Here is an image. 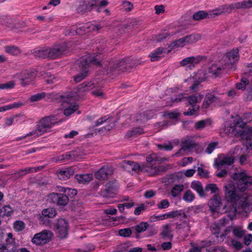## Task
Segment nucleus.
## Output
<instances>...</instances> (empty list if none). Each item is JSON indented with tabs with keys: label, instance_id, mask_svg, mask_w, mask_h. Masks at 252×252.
I'll return each mask as SVG.
<instances>
[{
	"label": "nucleus",
	"instance_id": "nucleus-1",
	"mask_svg": "<svg viewBox=\"0 0 252 252\" xmlns=\"http://www.w3.org/2000/svg\"><path fill=\"white\" fill-rule=\"evenodd\" d=\"M233 179L236 181L237 187L233 182H228L224 186L225 196L232 203L235 212H237L239 209H242L244 212H247L250 209L252 203L250 197L247 194H244L242 197H239L237 194V191H245L246 189L252 184V177L247 174L246 172L242 171L236 173L233 175Z\"/></svg>",
	"mask_w": 252,
	"mask_h": 252
},
{
	"label": "nucleus",
	"instance_id": "nucleus-2",
	"mask_svg": "<svg viewBox=\"0 0 252 252\" xmlns=\"http://www.w3.org/2000/svg\"><path fill=\"white\" fill-rule=\"evenodd\" d=\"M61 123L62 121L55 116L46 117L39 121L36 129L32 130L24 136L17 138L16 140H21L30 136L37 137L50 131L53 126Z\"/></svg>",
	"mask_w": 252,
	"mask_h": 252
},
{
	"label": "nucleus",
	"instance_id": "nucleus-3",
	"mask_svg": "<svg viewBox=\"0 0 252 252\" xmlns=\"http://www.w3.org/2000/svg\"><path fill=\"white\" fill-rule=\"evenodd\" d=\"M100 62V58H95V54L82 57L79 61V67L82 72L74 77V81L76 82H80L87 76L89 71L88 68L91 67L94 65H99Z\"/></svg>",
	"mask_w": 252,
	"mask_h": 252
},
{
	"label": "nucleus",
	"instance_id": "nucleus-4",
	"mask_svg": "<svg viewBox=\"0 0 252 252\" xmlns=\"http://www.w3.org/2000/svg\"><path fill=\"white\" fill-rule=\"evenodd\" d=\"M64 51L63 46L57 45L52 48L42 47L36 50L34 56L38 58L56 59L62 55Z\"/></svg>",
	"mask_w": 252,
	"mask_h": 252
},
{
	"label": "nucleus",
	"instance_id": "nucleus-5",
	"mask_svg": "<svg viewBox=\"0 0 252 252\" xmlns=\"http://www.w3.org/2000/svg\"><path fill=\"white\" fill-rule=\"evenodd\" d=\"M232 8L230 6H223L211 10L208 12H206L204 11H199L193 15L192 18L195 20H200L205 18H212L220 15L223 12H228V10H230Z\"/></svg>",
	"mask_w": 252,
	"mask_h": 252
},
{
	"label": "nucleus",
	"instance_id": "nucleus-6",
	"mask_svg": "<svg viewBox=\"0 0 252 252\" xmlns=\"http://www.w3.org/2000/svg\"><path fill=\"white\" fill-rule=\"evenodd\" d=\"M239 55L237 49H234L227 52L220 60V63L223 68L226 69H235L234 63L238 60Z\"/></svg>",
	"mask_w": 252,
	"mask_h": 252
},
{
	"label": "nucleus",
	"instance_id": "nucleus-7",
	"mask_svg": "<svg viewBox=\"0 0 252 252\" xmlns=\"http://www.w3.org/2000/svg\"><path fill=\"white\" fill-rule=\"evenodd\" d=\"M200 39L201 36L199 34L188 35L172 42L170 44V47L172 48H179L189 46L194 44Z\"/></svg>",
	"mask_w": 252,
	"mask_h": 252
},
{
	"label": "nucleus",
	"instance_id": "nucleus-8",
	"mask_svg": "<svg viewBox=\"0 0 252 252\" xmlns=\"http://www.w3.org/2000/svg\"><path fill=\"white\" fill-rule=\"evenodd\" d=\"M203 98V95L196 93L188 97V102L191 105V107L189 108L187 111L184 112L185 116H190L195 114L198 110L199 103Z\"/></svg>",
	"mask_w": 252,
	"mask_h": 252
},
{
	"label": "nucleus",
	"instance_id": "nucleus-9",
	"mask_svg": "<svg viewBox=\"0 0 252 252\" xmlns=\"http://www.w3.org/2000/svg\"><path fill=\"white\" fill-rule=\"evenodd\" d=\"M53 236L52 232L44 230L35 234L32 240V242L36 245H43L48 242Z\"/></svg>",
	"mask_w": 252,
	"mask_h": 252
},
{
	"label": "nucleus",
	"instance_id": "nucleus-10",
	"mask_svg": "<svg viewBox=\"0 0 252 252\" xmlns=\"http://www.w3.org/2000/svg\"><path fill=\"white\" fill-rule=\"evenodd\" d=\"M204 58L203 56H190L184 58L180 62V65L185 68L186 70L192 69Z\"/></svg>",
	"mask_w": 252,
	"mask_h": 252
},
{
	"label": "nucleus",
	"instance_id": "nucleus-11",
	"mask_svg": "<svg viewBox=\"0 0 252 252\" xmlns=\"http://www.w3.org/2000/svg\"><path fill=\"white\" fill-rule=\"evenodd\" d=\"M166 170V168L162 165H152L148 166L142 165V171L147 173L150 176L161 174Z\"/></svg>",
	"mask_w": 252,
	"mask_h": 252
},
{
	"label": "nucleus",
	"instance_id": "nucleus-12",
	"mask_svg": "<svg viewBox=\"0 0 252 252\" xmlns=\"http://www.w3.org/2000/svg\"><path fill=\"white\" fill-rule=\"evenodd\" d=\"M230 129L243 139L250 140L252 138V128L247 126L238 127V130L234 129V126H231Z\"/></svg>",
	"mask_w": 252,
	"mask_h": 252
},
{
	"label": "nucleus",
	"instance_id": "nucleus-13",
	"mask_svg": "<svg viewBox=\"0 0 252 252\" xmlns=\"http://www.w3.org/2000/svg\"><path fill=\"white\" fill-rule=\"evenodd\" d=\"M234 162V158L232 156L221 154L219 156L215 161V166L218 169H220L221 166L231 165Z\"/></svg>",
	"mask_w": 252,
	"mask_h": 252
},
{
	"label": "nucleus",
	"instance_id": "nucleus-14",
	"mask_svg": "<svg viewBox=\"0 0 252 252\" xmlns=\"http://www.w3.org/2000/svg\"><path fill=\"white\" fill-rule=\"evenodd\" d=\"M57 215L56 211L52 208L43 209L39 215V220L43 224L49 225L50 223L49 218H53Z\"/></svg>",
	"mask_w": 252,
	"mask_h": 252
},
{
	"label": "nucleus",
	"instance_id": "nucleus-15",
	"mask_svg": "<svg viewBox=\"0 0 252 252\" xmlns=\"http://www.w3.org/2000/svg\"><path fill=\"white\" fill-rule=\"evenodd\" d=\"M49 197L51 201L59 206H65L68 202V197L66 194L52 193Z\"/></svg>",
	"mask_w": 252,
	"mask_h": 252
},
{
	"label": "nucleus",
	"instance_id": "nucleus-16",
	"mask_svg": "<svg viewBox=\"0 0 252 252\" xmlns=\"http://www.w3.org/2000/svg\"><path fill=\"white\" fill-rule=\"evenodd\" d=\"M36 75V72L34 70H29L23 72L20 78L21 85L23 86L28 85L33 80Z\"/></svg>",
	"mask_w": 252,
	"mask_h": 252
},
{
	"label": "nucleus",
	"instance_id": "nucleus-17",
	"mask_svg": "<svg viewBox=\"0 0 252 252\" xmlns=\"http://www.w3.org/2000/svg\"><path fill=\"white\" fill-rule=\"evenodd\" d=\"M68 223L63 219L58 220L57 223V231L61 238H65L67 236Z\"/></svg>",
	"mask_w": 252,
	"mask_h": 252
},
{
	"label": "nucleus",
	"instance_id": "nucleus-18",
	"mask_svg": "<svg viewBox=\"0 0 252 252\" xmlns=\"http://www.w3.org/2000/svg\"><path fill=\"white\" fill-rule=\"evenodd\" d=\"M108 4V0H84L83 8L86 10L91 9L94 6L102 7Z\"/></svg>",
	"mask_w": 252,
	"mask_h": 252
},
{
	"label": "nucleus",
	"instance_id": "nucleus-19",
	"mask_svg": "<svg viewBox=\"0 0 252 252\" xmlns=\"http://www.w3.org/2000/svg\"><path fill=\"white\" fill-rule=\"evenodd\" d=\"M120 166L126 171L129 172L142 171V165H139L137 163L132 161L124 160L120 163Z\"/></svg>",
	"mask_w": 252,
	"mask_h": 252
},
{
	"label": "nucleus",
	"instance_id": "nucleus-20",
	"mask_svg": "<svg viewBox=\"0 0 252 252\" xmlns=\"http://www.w3.org/2000/svg\"><path fill=\"white\" fill-rule=\"evenodd\" d=\"M220 196L218 194H215L209 202V206L210 210L213 212H220L221 209V207L222 206Z\"/></svg>",
	"mask_w": 252,
	"mask_h": 252
},
{
	"label": "nucleus",
	"instance_id": "nucleus-21",
	"mask_svg": "<svg viewBox=\"0 0 252 252\" xmlns=\"http://www.w3.org/2000/svg\"><path fill=\"white\" fill-rule=\"evenodd\" d=\"M219 102L220 99L215 95V93H210L206 95L202 106L204 108H207L211 106V105H216Z\"/></svg>",
	"mask_w": 252,
	"mask_h": 252
},
{
	"label": "nucleus",
	"instance_id": "nucleus-22",
	"mask_svg": "<svg viewBox=\"0 0 252 252\" xmlns=\"http://www.w3.org/2000/svg\"><path fill=\"white\" fill-rule=\"evenodd\" d=\"M113 173L111 167L103 166L95 173V178L98 180L107 179Z\"/></svg>",
	"mask_w": 252,
	"mask_h": 252
},
{
	"label": "nucleus",
	"instance_id": "nucleus-23",
	"mask_svg": "<svg viewBox=\"0 0 252 252\" xmlns=\"http://www.w3.org/2000/svg\"><path fill=\"white\" fill-rule=\"evenodd\" d=\"M67 99L68 101H66V103H68V106H67L64 110V115L68 116L71 115L75 111H77L78 109V105L76 103L72 102L73 101V97L72 96H68Z\"/></svg>",
	"mask_w": 252,
	"mask_h": 252
},
{
	"label": "nucleus",
	"instance_id": "nucleus-24",
	"mask_svg": "<svg viewBox=\"0 0 252 252\" xmlns=\"http://www.w3.org/2000/svg\"><path fill=\"white\" fill-rule=\"evenodd\" d=\"M252 120V115L251 113H245L242 118H240L235 123L234 126V129L238 130L237 128L242 126H247V123Z\"/></svg>",
	"mask_w": 252,
	"mask_h": 252
},
{
	"label": "nucleus",
	"instance_id": "nucleus-25",
	"mask_svg": "<svg viewBox=\"0 0 252 252\" xmlns=\"http://www.w3.org/2000/svg\"><path fill=\"white\" fill-rule=\"evenodd\" d=\"M195 146L196 144L192 140V138L187 137L182 142V148L179 150L177 154H183L182 152L188 151L189 150L193 148Z\"/></svg>",
	"mask_w": 252,
	"mask_h": 252
},
{
	"label": "nucleus",
	"instance_id": "nucleus-26",
	"mask_svg": "<svg viewBox=\"0 0 252 252\" xmlns=\"http://www.w3.org/2000/svg\"><path fill=\"white\" fill-rule=\"evenodd\" d=\"M99 87L95 82L86 81L78 87V92H85Z\"/></svg>",
	"mask_w": 252,
	"mask_h": 252
},
{
	"label": "nucleus",
	"instance_id": "nucleus-27",
	"mask_svg": "<svg viewBox=\"0 0 252 252\" xmlns=\"http://www.w3.org/2000/svg\"><path fill=\"white\" fill-rule=\"evenodd\" d=\"M74 172L73 169L70 167L59 170L57 172V175L60 180H66L73 175Z\"/></svg>",
	"mask_w": 252,
	"mask_h": 252
},
{
	"label": "nucleus",
	"instance_id": "nucleus-28",
	"mask_svg": "<svg viewBox=\"0 0 252 252\" xmlns=\"http://www.w3.org/2000/svg\"><path fill=\"white\" fill-rule=\"evenodd\" d=\"M190 227L189 223L186 221H183L182 223L176 224V229L179 233L182 234L185 236L187 237L190 232Z\"/></svg>",
	"mask_w": 252,
	"mask_h": 252
},
{
	"label": "nucleus",
	"instance_id": "nucleus-29",
	"mask_svg": "<svg viewBox=\"0 0 252 252\" xmlns=\"http://www.w3.org/2000/svg\"><path fill=\"white\" fill-rule=\"evenodd\" d=\"M172 231V224H168L164 225L162 226V230L160 235L164 238L171 239L173 236Z\"/></svg>",
	"mask_w": 252,
	"mask_h": 252
},
{
	"label": "nucleus",
	"instance_id": "nucleus-30",
	"mask_svg": "<svg viewBox=\"0 0 252 252\" xmlns=\"http://www.w3.org/2000/svg\"><path fill=\"white\" fill-rule=\"evenodd\" d=\"M82 26H84V24L72 26L70 28V31L68 32V34L71 35H74L75 34H82L84 33H86V28L84 27L82 28L81 27Z\"/></svg>",
	"mask_w": 252,
	"mask_h": 252
},
{
	"label": "nucleus",
	"instance_id": "nucleus-31",
	"mask_svg": "<svg viewBox=\"0 0 252 252\" xmlns=\"http://www.w3.org/2000/svg\"><path fill=\"white\" fill-rule=\"evenodd\" d=\"M190 187L192 189L195 190L200 196H204L205 192L201 182L198 181H193L191 183Z\"/></svg>",
	"mask_w": 252,
	"mask_h": 252
},
{
	"label": "nucleus",
	"instance_id": "nucleus-32",
	"mask_svg": "<svg viewBox=\"0 0 252 252\" xmlns=\"http://www.w3.org/2000/svg\"><path fill=\"white\" fill-rule=\"evenodd\" d=\"M92 174H77L75 176V178L79 183L87 184L93 179Z\"/></svg>",
	"mask_w": 252,
	"mask_h": 252
},
{
	"label": "nucleus",
	"instance_id": "nucleus-33",
	"mask_svg": "<svg viewBox=\"0 0 252 252\" xmlns=\"http://www.w3.org/2000/svg\"><path fill=\"white\" fill-rule=\"evenodd\" d=\"M164 49L162 47L158 48L155 52L149 55L152 62L158 61L163 56Z\"/></svg>",
	"mask_w": 252,
	"mask_h": 252
},
{
	"label": "nucleus",
	"instance_id": "nucleus-34",
	"mask_svg": "<svg viewBox=\"0 0 252 252\" xmlns=\"http://www.w3.org/2000/svg\"><path fill=\"white\" fill-rule=\"evenodd\" d=\"M81 27L83 28V26ZM84 28H86V32H97L100 29V27L98 25L91 22L84 24Z\"/></svg>",
	"mask_w": 252,
	"mask_h": 252
},
{
	"label": "nucleus",
	"instance_id": "nucleus-35",
	"mask_svg": "<svg viewBox=\"0 0 252 252\" xmlns=\"http://www.w3.org/2000/svg\"><path fill=\"white\" fill-rule=\"evenodd\" d=\"M16 248L13 244H0V252H15Z\"/></svg>",
	"mask_w": 252,
	"mask_h": 252
},
{
	"label": "nucleus",
	"instance_id": "nucleus-36",
	"mask_svg": "<svg viewBox=\"0 0 252 252\" xmlns=\"http://www.w3.org/2000/svg\"><path fill=\"white\" fill-rule=\"evenodd\" d=\"M13 213V210L9 205H5L0 209V217H9Z\"/></svg>",
	"mask_w": 252,
	"mask_h": 252
},
{
	"label": "nucleus",
	"instance_id": "nucleus-37",
	"mask_svg": "<svg viewBox=\"0 0 252 252\" xmlns=\"http://www.w3.org/2000/svg\"><path fill=\"white\" fill-rule=\"evenodd\" d=\"M22 105V103L20 102H14L7 105L0 107V112H4L6 111L20 107Z\"/></svg>",
	"mask_w": 252,
	"mask_h": 252
},
{
	"label": "nucleus",
	"instance_id": "nucleus-38",
	"mask_svg": "<svg viewBox=\"0 0 252 252\" xmlns=\"http://www.w3.org/2000/svg\"><path fill=\"white\" fill-rule=\"evenodd\" d=\"M58 190L59 191L63 192L66 193L68 195H69L70 197H73L75 196L77 191L76 189H71L69 188H65L62 187H58Z\"/></svg>",
	"mask_w": 252,
	"mask_h": 252
},
{
	"label": "nucleus",
	"instance_id": "nucleus-39",
	"mask_svg": "<svg viewBox=\"0 0 252 252\" xmlns=\"http://www.w3.org/2000/svg\"><path fill=\"white\" fill-rule=\"evenodd\" d=\"M195 199V195L190 190H187L183 196V199L188 203L192 202Z\"/></svg>",
	"mask_w": 252,
	"mask_h": 252
},
{
	"label": "nucleus",
	"instance_id": "nucleus-40",
	"mask_svg": "<svg viewBox=\"0 0 252 252\" xmlns=\"http://www.w3.org/2000/svg\"><path fill=\"white\" fill-rule=\"evenodd\" d=\"M210 124L211 121L210 119L201 120L195 123L194 127L196 129L200 130L204 128L207 126L210 125Z\"/></svg>",
	"mask_w": 252,
	"mask_h": 252
},
{
	"label": "nucleus",
	"instance_id": "nucleus-41",
	"mask_svg": "<svg viewBox=\"0 0 252 252\" xmlns=\"http://www.w3.org/2000/svg\"><path fill=\"white\" fill-rule=\"evenodd\" d=\"M184 189V186L183 185L179 184L175 185L171 191V195L174 197H177L183 190Z\"/></svg>",
	"mask_w": 252,
	"mask_h": 252
},
{
	"label": "nucleus",
	"instance_id": "nucleus-42",
	"mask_svg": "<svg viewBox=\"0 0 252 252\" xmlns=\"http://www.w3.org/2000/svg\"><path fill=\"white\" fill-rule=\"evenodd\" d=\"M4 48L6 53L12 55H17L21 52L20 50L15 46H7Z\"/></svg>",
	"mask_w": 252,
	"mask_h": 252
},
{
	"label": "nucleus",
	"instance_id": "nucleus-43",
	"mask_svg": "<svg viewBox=\"0 0 252 252\" xmlns=\"http://www.w3.org/2000/svg\"><path fill=\"white\" fill-rule=\"evenodd\" d=\"M249 82V81L247 78L243 77L241 80V82L236 84V88L237 90L244 91L246 89V86L248 85Z\"/></svg>",
	"mask_w": 252,
	"mask_h": 252
},
{
	"label": "nucleus",
	"instance_id": "nucleus-44",
	"mask_svg": "<svg viewBox=\"0 0 252 252\" xmlns=\"http://www.w3.org/2000/svg\"><path fill=\"white\" fill-rule=\"evenodd\" d=\"M143 129L141 127H134L132 128L131 130L129 131L127 134L126 136L130 137L135 135H138L141 134L143 133Z\"/></svg>",
	"mask_w": 252,
	"mask_h": 252
},
{
	"label": "nucleus",
	"instance_id": "nucleus-45",
	"mask_svg": "<svg viewBox=\"0 0 252 252\" xmlns=\"http://www.w3.org/2000/svg\"><path fill=\"white\" fill-rule=\"evenodd\" d=\"M165 220L169 218H174L178 216H181L182 213L181 211L176 210L164 214Z\"/></svg>",
	"mask_w": 252,
	"mask_h": 252
},
{
	"label": "nucleus",
	"instance_id": "nucleus-46",
	"mask_svg": "<svg viewBox=\"0 0 252 252\" xmlns=\"http://www.w3.org/2000/svg\"><path fill=\"white\" fill-rule=\"evenodd\" d=\"M45 96V93L42 92L40 93H38L31 95L30 97V100L32 102L38 101L44 98Z\"/></svg>",
	"mask_w": 252,
	"mask_h": 252
},
{
	"label": "nucleus",
	"instance_id": "nucleus-47",
	"mask_svg": "<svg viewBox=\"0 0 252 252\" xmlns=\"http://www.w3.org/2000/svg\"><path fill=\"white\" fill-rule=\"evenodd\" d=\"M220 64L221 66L218 64L212 65L210 68V71L214 74H217L218 73H219L221 69H224L225 68H223L222 67V65L223 64V63L222 64H221L220 63Z\"/></svg>",
	"mask_w": 252,
	"mask_h": 252
},
{
	"label": "nucleus",
	"instance_id": "nucleus-48",
	"mask_svg": "<svg viewBox=\"0 0 252 252\" xmlns=\"http://www.w3.org/2000/svg\"><path fill=\"white\" fill-rule=\"evenodd\" d=\"M25 223L20 220H17L14 223V228L16 231H21L25 227Z\"/></svg>",
	"mask_w": 252,
	"mask_h": 252
},
{
	"label": "nucleus",
	"instance_id": "nucleus-49",
	"mask_svg": "<svg viewBox=\"0 0 252 252\" xmlns=\"http://www.w3.org/2000/svg\"><path fill=\"white\" fill-rule=\"evenodd\" d=\"M148 226L149 224L147 222H142L135 226V230L138 233L144 232L147 229Z\"/></svg>",
	"mask_w": 252,
	"mask_h": 252
},
{
	"label": "nucleus",
	"instance_id": "nucleus-50",
	"mask_svg": "<svg viewBox=\"0 0 252 252\" xmlns=\"http://www.w3.org/2000/svg\"><path fill=\"white\" fill-rule=\"evenodd\" d=\"M146 208L147 206L146 205L144 204H141L135 208L134 214L136 216L140 215L146 210Z\"/></svg>",
	"mask_w": 252,
	"mask_h": 252
},
{
	"label": "nucleus",
	"instance_id": "nucleus-51",
	"mask_svg": "<svg viewBox=\"0 0 252 252\" xmlns=\"http://www.w3.org/2000/svg\"><path fill=\"white\" fill-rule=\"evenodd\" d=\"M169 205L170 204L168 200L164 199H162L157 204V207L159 209H163L167 208Z\"/></svg>",
	"mask_w": 252,
	"mask_h": 252
},
{
	"label": "nucleus",
	"instance_id": "nucleus-52",
	"mask_svg": "<svg viewBox=\"0 0 252 252\" xmlns=\"http://www.w3.org/2000/svg\"><path fill=\"white\" fill-rule=\"evenodd\" d=\"M36 170H37L35 167H28L21 170L17 173V174L18 176H23L29 173L36 172Z\"/></svg>",
	"mask_w": 252,
	"mask_h": 252
},
{
	"label": "nucleus",
	"instance_id": "nucleus-53",
	"mask_svg": "<svg viewBox=\"0 0 252 252\" xmlns=\"http://www.w3.org/2000/svg\"><path fill=\"white\" fill-rule=\"evenodd\" d=\"M205 190L207 191H210L212 193H216L219 190V189L216 184H210L206 186Z\"/></svg>",
	"mask_w": 252,
	"mask_h": 252
},
{
	"label": "nucleus",
	"instance_id": "nucleus-54",
	"mask_svg": "<svg viewBox=\"0 0 252 252\" xmlns=\"http://www.w3.org/2000/svg\"><path fill=\"white\" fill-rule=\"evenodd\" d=\"M129 246L128 243H122L117 247L116 250L118 252H127V248Z\"/></svg>",
	"mask_w": 252,
	"mask_h": 252
},
{
	"label": "nucleus",
	"instance_id": "nucleus-55",
	"mask_svg": "<svg viewBox=\"0 0 252 252\" xmlns=\"http://www.w3.org/2000/svg\"><path fill=\"white\" fill-rule=\"evenodd\" d=\"M132 233L131 229L129 228L119 230V234L121 236L126 237H129Z\"/></svg>",
	"mask_w": 252,
	"mask_h": 252
},
{
	"label": "nucleus",
	"instance_id": "nucleus-56",
	"mask_svg": "<svg viewBox=\"0 0 252 252\" xmlns=\"http://www.w3.org/2000/svg\"><path fill=\"white\" fill-rule=\"evenodd\" d=\"M233 233L235 236L241 238L244 234V231L241 227H237L233 229Z\"/></svg>",
	"mask_w": 252,
	"mask_h": 252
},
{
	"label": "nucleus",
	"instance_id": "nucleus-57",
	"mask_svg": "<svg viewBox=\"0 0 252 252\" xmlns=\"http://www.w3.org/2000/svg\"><path fill=\"white\" fill-rule=\"evenodd\" d=\"M184 98V96L182 94H180L176 96L175 98H171V102L167 104L168 106H172L175 103H178L179 102L182 100Z\"/></svg>",
	"mask_w": 252,
	"mask_h": 252
},
{
	"label": "nucleus",
	"instance_id": "nucleus-58",
	"mask_svg": "<svg viewBox=\"0 0 252 252\" xmlns=\"http://www.w3.org/2000/svg\"><path fill=\"white\" fill-rule=\"evenodd\" d=\"M15 85L13 81H9L5 83L0 84V89H11L14 87Z\"/></svg>",
	"mask_w": 252,
	"mask_h": 252
},
{
	"label": "nucleus",
	"instance_id": "nucleus-59",
	"mask_svg": "<svg viewBox=\"0 0 252 252\" xmlns=\"http://www.w3.org/2000/svg\"><path fill=\"white\" fill-rule=\"evenodd\" d=\"M217 145L218 143L216 142L210 143L206 149V152L208 154H211L216 149Z\"/></svg>",
	"mask_w": 252,
	"mask_h": 252
},
{
	"label": "nucleus",
	"instance_id": "nucleus-60",
	"mask_svg": "<svg viewBox=\"0 0 252 252\" xmlns=\"http://www.w3.org/2000/svg\"><path fill=\"white\" fill-rule=\"evenodd\" d=\"M158 148L161 150H165L166 151H170L172 149L173 146L171 143H164L158 145Z\"/></svg>",
	"mask_w": 252,
	"mask_h": 252
},
{
	"label": "nucleus",
	"instance_id": "nucleus-61",
	"mask_svg": "<svg viewBox=\"0 0 252 252\" xmlns=\"http://www.w3.org/2000/svg\"><path fill=\"white\" fill-rule=\"evenodd\" d=\"M123 8L126 11H129L133 8V4L129 1H124L123 2Z\"/></svg>",
	"mask_w": 252,
	"mask_h": 252
},
{
	"label": "nucleus",
	"instance_id": "nucleus-62",
	"mask_svg": "<svg viewBox=\"0 0 252 252\" xmlns=\"http://www.w3.org/2000/svg\"><path fill=\"white\" fill-rule=\"evenodd\" d=\"M94 249V246L91 244H88L85 246V248L83 249H80L79 252H89Z\"/></svg>",
	"mask_w": 252,
	"mask_h": 252
},
{
	"label": "nucleus",
	"instance_id": "nucleus-63",
	"mask_svg": "<svg viewBox=\"0 0 252 252\" xmlns=\"http://www.w3.org/2000/svg\"><path fill=\"white\" fill-rule=\"evenodd\" d=\"M18 117H13L6 119L5 124L7 126H11L18 121Z\"/></svg>",
	"mask_w": 252,
	"mask_h": 252
},
{
	"label": "nucleus",
	"instance_id": "nucleus-64",
	"mask_svg": "<svg viewBox=\"0 0 252 252\" xmlns=\"http://www.w3.org/2000/svg\"><path fill=\"white\" fill-rule=\"evenodd\" d=\"M146 160L148 162H151L154 161H158L157 155L156 154H152L146 157Z\"/></svg>",
	"mask_w": 252,
	"mask_h": 252
}]
</instances>
